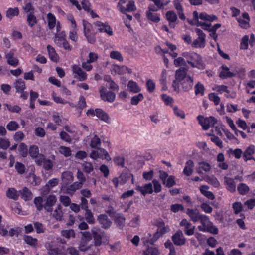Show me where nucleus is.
<instances>
[{
	"instance_id": "obj_32",
	"label": "nucleus",
	"mask_w": 255,
	"mask_h": 255,
	"mask_svg": "<svg viewBox=\"0 0 255 255\" xmlns=\"http://www.w3.org/2000/svg\"><path fill=\"white\" fill-rule=\"evenodd\" d=\"M115 223L120 228L122 229L125 225V218L122 214L118 213L113 218Z\"/></svg>"
},
{
	"instance_id": "obj_23",
	"label": "nucleus",
	"mask_w": 255,
	"mask_h": 255,
	"mask_svg": "<svg viewBox=\"0 0 255 255\" xmlns=\"http://www.w3.org/2000/svg\"><path fill=\"white\" fill-rule=\"evenodd\" d=\"M19 192L21 198L25 201L30 200L33 197L31 191L26 187H23Z\"/></svg>"
},
{
	"instance_id": "obj_41",
	"label": "nucleus",
	"mask_w": 255,
	"mask_h": 255,
	"mask_svg": "<svg viewBox=\"0 0 255 255\" xmlns=\"http://www.w3.org/2000/svg\"><path fill=\"white\" fill-rule=\"evenodd\" d=\"M84 171L87 173H90L94 170V166L92 163L88 161H84L82 164Z\"/></svg>"
},
{
	"instance_id": "obj_17",
	"label": "nucleus",
	"mask_w": 255,
	"mask_h": 255,
	"mask_svg": "<svg viewBox=\"0 0 255 255\" xmlns=\"http://www.w3.org/2000/svg\"><path fill=\"white\" fill-rule=\"evenodd\" d=\"M136 190L144 196L147 194H151L153 191L152 184L151 183L145 184L143 186L138 185L136 186Z\"/></svg>"
},
{
	"instance_id": "obj_52",
	"label": "nucleus",
	"mask_w": 255,
	"mask_h": 255,
	"mask_svg": "<svg viewBox=\"0 0 255 255\" xmlns=\"http://www.w3.org/2000/svg\"><path fill=\"white\" fill-rule=\"evenodd\" d=\"M27 22L29 26L32 27L37 23V20L35 15L31 12L27 15Z\"/></svg>"
},
{
	"instance_id": "obj_61",
	"label": "nucleus",
	"mask_w": 255,
	"mask_h": 255,
	"mask_svg": "<svg viewBox=\"0 0 255 255\" xmlns=\"http://www.w3.org/2000/svg\"><path fill=\"white\" fill-rule=\"evenodd\" d=\"M59 200L62 204L65 207L70 206L71 203V199L69 197L65 195H61L60 197Z\"/></svg>"
},
{
	"instance_id": "obj_59",
	"label": "nucleus",
	"mask_w": 255,
	"mask_h": 255,
	"mask_svg": "<svg viewBox=\"0 0 255 255\" xmlns=\"http://www.w3.org/2000/svg\"><path fill=\"white\" fill-rule=\"evenodd\" d=\"M29 154L32 158H36L39 155V148L36 145H32L29 148Z\"/></svg>"
},
{
	"instance_id": "obj_18",
	"label": "nucleus",
	"mask_w": 255,
	"mask_h": 255,
	"mask_svg": "<svg viewBox=\"0 0 255 255\" xmlns=\"http://www.w3.org/2000/svg\"><path fill=\"white\" fill-rule=\"evenodd\" d=\"M242 18H237V21L241 28L247 29L249 27V21L250 20L249 14L247 12H244L242 14Z\"/></svg>"
},
{
	"instance_id": "obj_13",
	"label": "nucleus",
	"mask_w": 255,
	"mask_h": 255,
	"mask_svg": "<svg viewBox=\"0 0 255 255\" xmlns=\"http://www.w3.org/2000/svg\"><path fill=\"white\" fill-rule=\"evenodd\" d=\"M173 243L177 246H182L186 243V238L181 230H178L172 237Z\"/></svg>"
},
{
	"instance_id": "obj_58",
	"label": "nucleus",
	"mask_w": 255,
	"mask_h": 255,
	"mask_svg": "<svg viewBox=\"0 0 255 255\" xmlns=\"http://www.w3.org/2000/svg\"><path fill=\"white\" fill-rule=\"evenodd\" d=\"M144 98L143 95L141 93H139L137 95L134 96L131 98V104L133 105H136L138 103L142 101Z\"/></svg>"
},
{
	"instance_id": "obj_42",
	"label": "nucleus",
	"mask_w": 255,
	"mask_h": 255,
	"mask_svg": "<svg viewBox=\"0 0 255 255\" xmlns=\"http://www.w3.org/2000/svg\"><path fill=\"white\" fill-rule=\"evenodd\" d=\"M43 198L41 197H37L35 198L34 200V203L36 206L38 211H41L44 206V203Z\"/></svg>"
},
{
	"instance_id": "obj_47",
	"label": "nucleus",
	"mask_w": 255,
	"mask_h": 255,
	"mask_svg": "<svg viewBox=\"0 0 255 255\" xmlns=\"http://www.w3.org/2000/svg\"><path fill=\"white\" fill-rule=\"evenodd\" d=\"M85 217L87 222L90 224H93L95 222V219L93 213L90 210L85 211Z\"/></svg>"
},
{
	"instance_id": "obj_10",
	"label": "nucleus",
	"mask_w": 255,
	"mask_h": 255,
	"mask_svg": "<svg viewBox=\"0 0 255 255\" xmlns=\"http://www.w3.org/2000/svg\"><path fill=\"white\" fill-rule=\"evenodd\" d=\"M180 226L183 228V231L185 235L187 236L193 235L195 233V226L193 225L186 219H182L180 222Z\"/></svg>"
},
{
	"instance_id": "obj_1",
	"label": "nucleus",
	"mask_w": 255,
	"mask_h": 255,
	"mask_svg": "<svg viewBox=\"0 0 255 255\" xmlns=\"http://www.w3.org/2000/svg\"><path fill=\"white\" fill-rule=\"evenodd\" d=\"M188 67H180L175 71V79L172 86L178 93L187 92L192 89L194 84L193 77L188 75Z\"/></svg>"
},
{
	"instance_id": "obj_40",
	"label": "nucleus",
	"mask_w": 255,
	"mask_h": 255,
	"mask_svg": "<svg viewBox=\"0 0 255 255\" xmlns=\"http://www.w3.org/2000/svg\"><path fill=\"white\" fill-rule=\"evenodd\" d=\"M249 187L244 183H240L237 186V190L240 195H246L249 191Z\"/></svg>"
},
{
	"instance_id": "obj_38",
	"label": "nucleus",
	"mask_w": 255,
	"mask_h": 255,
	"mask_svg": "<svg viewBox=\"0 0 255 255\" xmlns=\"http://www.w3.org/2000/svg\"><path fill=\"white\" fill-rule=\"evenodd\" d=\"M47 50L51 60L54 62H57L58 60V56L56 53L55 49L50 45H48L47 46Z\"/></svg>"
},
{
	"instance_id": "obj_22",
	"label": "nucleus",
	"mask_w": 255,
	"mask_h": 255,
	"mask_svg": "<svg viewBox=\"0 0 255 255\" xmlns=\"http://www.w3.org/2000/svg\"><path fill=\"white\" fill-rule=\"evenodd\" d=\"M6 58L8 64L10 65L16 66L18 64L19 61L17 57L15 56L13 50H11L6 54Z\"/></svg>"
},
{
	"instance_id": "obj_12",
	"label": "nucleus",
	"mask_w": 255,
	"mask_h": 255,
	"mask_svg": "<svg viewBox=\"0 0 255 255\" xmlns=\"http://www.w3.org/2000/svg\"><path fill=\"white\" fill-rule=\"evenodd\" d=\"M84 235H88V236L86 238H82L79 245V249L81 251H86L90 249L91 247V245L89 244V242L91 240V236L89 232H83Z\"/></svg>"
},
{
	"instance_id": "obj_16",
	"label": "nucleus",
	"mask_w": 255,
	"mask_h": 255,
	"mask_svg": "<svg viewBox=\"0 0 255 255\" xmlns=\"http://www.w3.org/2000/svg\"><path fill=\"white\" fill-rule=\"evenodd\" d=\"M118 8L123 14H126L127 12H133L136 10V7L134 5V2L130 1L127 4L126 8H125L120 3L118 4Z\"/></svg>"
},
{
	"instance_id": "obj_48",
	"label": "nucleus",
	"mask_w": 255,
	"mask_h": 255,
	"mask_svg": "<svg viewBox=\"0 0 255 255\" xmlns=\"http://www.w3.org/2000/svg\"><path fill=\"white\" fill-rule=\"evenodd\" d=\"M194 88L195 93L196 95L198 94H201V95H204L205 88L204 85L201 83L198 82L195 85Z\"/></svg>"
},
{
	"instance_id": "obj_34",
	"label": "nucleus",
	"mask_w": 255,
	"mask_h": 255,
	"mask_svg": "<svg viewBox=\"0 0 255 255\" xmlns=\"http://www.w3.org/2000/svg\"><path fill=\"white\" fill-rule=\"evenodd\" d=\"M167 20L170 22V26L174 28V26L171 23L175 22L177 20V16L173 11H169L166 14Z\"/></svg>"
},
{
	"instance_id": "obj_9",
	"label": "nucleus",
	"mask_w": 255,
	"mask_h": 255,
	"mask_svg": "<svg viewBox=\"0 0 255 255\" xmlns=\"http://www.w3.org/2000/svg\"><path fill=\"white\" fill-rule=\"evenodd\" d=\"M74 77L80 81H84L87 79V74L83 69L77 65H74L72 66Z\"/></svg>"
},
{
	"instance_id": "obj_30",
	"label": "nucleus",
	"mask_w": 255,
	"mask_h": 255,
	"mask_svg": "<svg viewBox=\"0 0 255 255\" xmlns=\"http://www.w3.org/2000/svg\"><path fill=\"white\" fill-rule=\"evenodd\" d=\"M222 70L220 73V77L222 79L231 78L235 76L233 73L229 71V69L226 66H222Z\"/></svg>"
},
{
	"instance_id": "obj_37",
	"label": "nucleus",
	"mask_w": 255,
	"mask_h": 255,
	"mask_svg": "<svg viewBox=\"0 0 255 255\" xmlns=\"http://www.w3.org/2000/svg\"><path fill=\"white\" fill-rule=\"evenodd\" d=\"M128 88L129 91L136 93L140 91V88L137 83L132 80H130L128 84Z\"/></svg>"
},
{
	"instance_id": "obj_6",
	"label": "nucleus",
	"mask_w": 255,
	"mask_h": 255,
	"mask_svg": "<svg viewBox=\"0 0 255 255\" xmlns=\"http://www.w3.org/2000/svg\"><path fill=\"white\" fill-rule=\"evenodd\" d=\"M199 124L202 126V128L205 130L209 129L210 127H213L217 122L216 119L212 116L204 118L202 115H199L197 117Z\"/></svg>"
},
{
	"instance_id": "obj_43",
	"label": "nucleus",
	"mask_w": 255,
	"mask_h": 255,
	"mask_svg": "<svg viewBox=\"0 0 255 255\" xmlns=\"http://www.w3.org/2000/svg\"><path fill=\"white\" fill-rule=\"evenodd\" d=\"M3 106L4 107L5 110H8V111L13 113H19L21 110V108L17 105L12 106L11 105L5 103L3 104Z\"/></svg>"
},
{
	"instance_id": "obj_63",
	"label": "nucleus",
	"mask_w": 255,
	"mask_h": 255,
	"mask_svg": "<svg viewBox=\"0 0 255 255\" xmlns=\"http://www.w3.org/2000/svg\"><path fill=\"white\" fill-rule=\"evenodd\" d=\"M208 97L209 100L211 101H213L215 105H218L219 104L220 102V98L215 93H212L209 94Z\"/></svg>"
},
{
	"instance_id": "obj_24",
	"label": "nucleus",
	"mask_w": 255,
	"mask_h": 255,
	"mask_svg": "<svg viewBox=\"0 0 255 255\" xmlns=\"http://www.w3.org/2000/svg\"><path fill=\"white\" fill-rule=\"evenodd\" d=\"M98 220L104 229L109 228L112 224V222L105 214H101L98 216Z\"/></svg>"
},
{
	"instance_id": "obj_36",
	"label": "nucleus",
	"mask_w": 255,
	"mask_h": 255,
	"mask_svg": "<svg viewBox=\"0 0 255 255\" xmlns=\"http://www.w3.org/2000/svg\"><path fill=\"white\" fill-rule=\"evenodd\" d=\"M58 183V180L57 178H53L52 179L50 180L45 186V188H46V190L43 191L42 192V195H45L49 192L50 188H52L55 186H56Z\"/></svg>"
},
{
	"instance_id": "obj_3",
	"label": "nucleus",
	"mask_w": 255,
	"mask_h": 255,
	"mask_svg": "<svg viewBox=\"0 0 255 255\" xmlns=\"http://www.w3.org/2000/svg\"><path fill=\"white\" fill-rule=\"evenodd\" d=\"M84 33L87 41L91 44H94L96 41L95 35L96 32L94 31L92 25L88 21L83 20Z\"/></svg>"
},
{
	"instance_id": "obj_57",
	"label": "nucleus",
	"mask_w": 255,
	"mask_h": 255,
	"mask_svg": "<svg viewBox=\"0 0 255 255\" xmlns=\"http://www.w3.org/2000/svg\"><path fill=\"white\" fill-rule=\"evenodd\" d=\"M19 14V9L16 7L15 8H10L6 12V16L9 18H12Z\"/></svg>"
},
{
	"instance_id": "obj_56",
	"label": "nucleus",
	"mask_w": 255,
	"mask_h": 255,
	"mask_svg": "<svg viewBox=\"0 0 255 255\" xmlns=\"http://www.w3.org/2000/svg\"><path fill=\"white\" fill-rule=\"evenodd\" d=\"M186 60L183 56L179 57L174 60V64L176 67L181 66H186Z\"/></svg>"
},
{
	"instance_id": "obj_49",
	"label": "nucleus",
	"mask_w": 255,
	"mask_h": 255,
	"mask_svg": "<svg viewBox=\"0 0 255 255\" xmlns=\"http://www.w3.org/2000/svg\"><path fill=\"white\" fill-rule=\"evenodd\" d=\"M24 241L28 245L31 246H36L37 244V239L34 238L30 236H25L24 237Z\"/></svg>"
},
{
	"instance_id": "obj_11",
	"label": "nucleus",
	"mask_w": 255,
	"mask_h": 255,
	"mask_svg": "<svg viewBox=\"0 0 255 255\" xmlns=\"http://www.w3.org/2000/svg\"><path fill=\"white\" fill-rule=\"evenodd\" d=\"M57 202V198L54 195H50L44 200V209L46 212L52 213L53 206Z\"/></svg>"
},
{
	"instance_id": "obj_20",
	"label": "nucleus",
	"mask_w": 255,
	"mask_h": 255,
	"mask_svg": "<svg viewBox=\"0 0 255 255\" xmlns=\"http://www.w3.org/2000/svg\"><path fill=\"white\" fill-rule=\"evenodd\" d=\"M255 152V147L254 145H250L247 148L243 154V158L245 161L254 159L253 155Z\"/></svg>"
},
{
	"instance_id": "obj_31",
	"label": "nucleus",
	"mask_w": 255,
	"mask_h": 255,
	"mask_svg": "<svg viewBox=\"0 0 255 255\" xmlns=\"http://www.w3.org/2000/svg\"><path fill=\"white\" fill-rule=\"evenodd\" d=\"M131 176H132V174L128 171H123L119 176L120 184L121 185L125 184L131 178Z\"/></svg>"
},
{
	"instance_id": "obj_4",
	"label": "nucleus",
	"mask_w": 255,
	"mask_h": 255,
	"mask_svg": "<svg viewBox=\"0 0 255 255\" xmlns=\"http://www.w3.org/2000/svg\"><path fill=\"white\" fill-rule=\"evenodd\" d=\"M186 213L190 217V220L193 222L198 221L204 222L205 219L208 217L205 215L201 214L197 209L188 208L186 210Z\"/></svg>"
},
{
	"instance_id": "obj_54",
	"label": "nucleus",
	"mask_w": 255,
	"mask_h": 255,
	"mask_svg": "<svg viewBox=\"0 0 255 255\" xmlns=\"http://www.w3.org/2000/svg\"><path fill=\"white\" fill-rule=\"evenodd\" d=\"M47 18L49 28V29H52L55 26L56 18L55 16L51 13L48 14Z\"/></svg>"
},
{
	"instance_id": "obj_55",
	"label": "nucleus",
	"mask_w": 255,
	"mask_h": 255,
	"mask_svg": "<svg viewBox=\"0 0 255 255\" xmlns=\"http://www.w3.org/2000/svg\"><path fill=\"white\" fill-rule=\"evenodd\" d=\"M19 152L21 155L25 157L28 154V149L27 145L24 143H21L19 146Z\"/></svg>"
},
{
	"instance_id": "obj_45",
	"label": "nucleus",
	"mask_w": 255,
	"mask_h": 255,
	"mask_svg": "<svg viewBox=\"0 0 255 255\" xmlns=\"http://www.w3.org/2000/svg\"><path fill=\"white\" fill-rule=\"evenodd\" d=\"M227 153L229 154H232L236 158L239 159L241 158V155L243 153V152L241 149L237 148L235 150H233L232 148H230L227 151Z\"/></svg>"
},
{
	"instance_id": "obj_7",
	"label": "nucleus",
	"mask_w": 255,
	"mask_h": 255,
	"mask_svg": "<svg viewBox=\"0 0 255 255\" xmlns=\"http://www.w3.org/2000/svg\"><path fill=\"white\" fill-rule=\"evenodd\" d=\"M195 32L198 35V38L194 40L192 46L195 48H204L205 46V34L200 29L196 28Z\"/></svg>"
},
{
	"instance_id": "obj_15",
	"label": "nucleus",
	"mask_w": 255,
	"mask_h": 255,
	"mask_svg": "<svg viewBox=\"0 0 255 255\" xmlns=\"http://www.w3.org/2000/svg\"><path fill=\"white\" fill-rule=\"evenodd\" d=\"M101 97L102 100L109 102H112L115 99L116 95L112 91L106 92L105 87H102L100 90Z\"/></svg>"
},
{
	"instance_id": "obj_8",
	"label": "nucleus",
	"mask_w": 255,
	"mask_h": 255,
	"mask_svg": "<svg viewBox=\"0 0 255 255\" xmlns=\"http://www.w3.org/2000/svg\"><path fill=\"white\" fill-rule=\"evenodd\" d=\"M91 232L94 240L95 246H100L102 245V240L105 236V233L99 228L94 227L91 230Z\"/></svg>"
},
{
	"instance_id": "obj_50",
	"label": "nucleus",
	"mask_w": 255,
	"mask_h": 255,
	"mask_svg": "<svg viewBox=\"0 0 255 255\" xmlns=\"http://www.w3.org/2000/svg\"><path fill=\"white\" fill-rule=\"evenodd\" d=\"M19 128L18 123L15 121H11L6 125V128L9 131H16Z\"/></svg>"
},
{
	"instance_id": "obj_39",
	"label": "nucleus",
	"mask_w": 255,
	"mask_h": 255,
	"mask_svg": "<svg viewBox=\"0 0 255 255\" xmlns=\"http://www.w3.org/2000/svg\"><path fill=\"white\" fill-rule=\"evenodd\" d=\"M204 180L208 183L211 184L214 187L217 188L220 186V183L218 179L214 176H206L204 177Z\"/></svg>"
},
{
	"instance_id": "obj_53",
	"label": "nucleus",
	"mask_w": 255,
	"mask_h": 255,
	"mask_svg": "<svg viewBox=\"0 0 255 255\" xmlns=\"http://www.w3.org/2000/svg\"><path fill=\"white\" fill-rule=\"evenodd\" d=\"M146 16L148 19L154 22L157 23L160 21V18L159 16L155 13L146 12Z\"/></svg>"
},
{
	"instance_id": "obj_2",
	"label": "nucleus",
	"mask_w": 255,
	"mask_h": 255,
	"mask_svg": "<svg viewBox=\"0 0 255 255\" xmlns=\"http://www.w3.org/2000/svg\"><path fill=\"white\" fill-rule=\"evenodd\" d=\"M182 56L185 58L186 62L192 67L204 69L205 65L201 56L195 52H185L182 53Z\"/></svg>"
},
{
	"instance_id": "obj_44",
	"label": "nucleus",
	"mask_w": 255,
	"mask_h": 255,
	"mask_svg": "<svg viewBox=\"0 0 255 255\" xmlns=\"http://www.w3.org/2000/svg\"><path fill=\"white\" fill-rule=\"evenodd\" d=\"M17 91L22 92L25 89V82L21 79H18L14 83Z\"/></svg>"
},
{
	"instance_id": "obj_25",
	"label": "nucleus",
	"mask_w": 255,
	"mask_h": 255,
	"mask_svg": "<svg viewBox=\"0 0 255 255\" xmlns=\"http://www.w3.org/2000/svg\"><path fill=\"white\" fill-rule=\"evenodd\" d=\"M113 70L119 75H123L127 72L131 74L132 72L131 69L124 65L121 66L115 65L113 68Z\"/></svg>"
},
{
	"instance_id": "obj_5",
	"label": "nucleus",
	"mask_w": 255,
	"mask_h": 255,
	"mask_svg": "<svg viewBox=\"0 0 255 255\" xmlns=\"http://www.w3.org/2000/svg\"><path fill=\"white\" fill-rule=\"evenodd\" d=\"M202 225L198 226V229L202 232H208L214 234H217L218 232V228L213 225V223L209 220L208 217H207L204 222H200Z\"/></svg>"
},
{
	"instance_id": "obj_51",
	"label": "nucleus",
	"mask_w": 255,
	"mask_h": 255,
	"mask_svg": "<svg viewBox=\"0 0 255 255\" xmlns=\"http://www.w3.org/2000/svg\"><path fill=\"white\" fill-rule=\"evenodd\" d=\"M61 235L62 236L68 239L71 237L74 238L75 237V233L74 230L73 229L63 230L61 231Z\"/></svg>"
},
{
	"instance_id": "obj_33",
	"label": "nucleus",
	"mask_w": 255,
	"mask_h": 255,
	"mask_svg": "<svg viewBox=\"0 0 255 255\" xmlns=\"http://www.w3.org/2000/svg\"><path fill=\"white\" fill-rule=\"evenodd\" d=\"M209 187L207 185H202L200 187V190L201 193L208 198L209 199L213 200L215 196L212 192L208 191Z\"/></svg>"
},
{
	"instance_id": "obj_29",
	"label": "nucleus",
	"mask_w": 255,
	"mask_h": 255,
	"mask_svg": "<svg viewBox=\"0 0 255 255\" xmlns=\"http://www.w3.org/2000/svg\"><path fill=\"white\" fill-rule=\"evenodd\" d=\"M82 187L81 183L75 182L67 188L66 193L72 196L77 190Z\"/></svg>"
},
{
	"instance_id": "obj_14",
	"label": "nucleus",
	"mask_w": 255,
	"mask_h": 255,
	"mask_svg": "<svg viewBox=\"0 0 255 255\" xmlns=\"http://www.w3.org/2000/svg\"><path fill=\"white\" fill-rule=\"evenodd\" d=\"M94 25L100 32H105L109 36L113 35L112 29L108 23L96 21L94 22Z\"/></svg>"
},
{
	"instance_id": "obj_62",
	"label": "nucleus",
	"mask_w": 255,
	"mask_h": 255,
	"mask_svg": "<svg viewBox=\"0 0 255 255\" xmlns=\"http://www.w3.org/2000/svg\"><path fill=\"white\" fill-rule=\"evenodd\" d=\"M62 178L63 181H72L73 179V176L72 173L70 171H65L62 174Z\"/></svg>"
},
{
	"instance_id": "obj_46",
	"label": "nucleus",
	"mask_w": 255,
	"mask_h": 255,
	"mask_svg": "<svg viewBox=\"0 0 255 255\" xmlns=\"http://www.w3.org/2000/svg\"><path fill=\"white\" fill-rule=\"evenodd\" d=\"M101 139L98 137L97 135H95L94 137L91 139L90 146L92 148H99V147L101 146Z\"/></svg>"
},
{
	"instance_id": "obj_60",
	"label": "nucleus",
	"mask_w": 255,
	"mask_h": 255,
	"mask_svg": "<svg viewBox=\"0 0 255 255\" xmlns=\"http://www.w3.org/2000/svg\"><path fill=\"white\" fill-rule=\"evenodd\" d=\"M59 152L65 157H69L71 155V150L69 147L61 146L59 147Z\"/></svg>"
},
{
	"instance_id": "obj_19",
	"label": "nucleus",
	"mask_w": 255,
	"mask_h": 255,
	"mask_svg": "<svg viewBox=\"0 0 255 255\" xmlns=\"http://www.w3.org/2000/svg\"><path fill=\"white\" fill-rule=\"evenodd\" d=\"M95 115L101 120L107 124L110 123V118L109 115L101 109L95 110Z\"/></svg>"
},
{
	"instance_id": "obj_64",
	"label": "nucleus",
	"mask_w": 255,
	"mask_h": 255,
	"mask_svg": "<svg viewBox=\"0 0 255 255\" xmlns=\"http://www.w3.org/2000/svg\"><path fill=\"white\" fill-rule=\"evenodd\" d=\"M144 255H159L158 250L154 247H149L144 252Z\"/></svg>"
},
{
	"instance_id": "obj_26",
	"label": "nucleus",
	"mask_w": 255,
	"mask_h": 255,
	"mask_svg": "<svg viewBox=\"0 0 255 255\" xmlns=\"http://www.w3.org/2000/svg\"><path fill=\"white\" fill-rule=\"evenodd\" d=\"M66 35L64 31L60 32L55 34L54 42L57 46L61 47L62 43L66 40Z\"/></svg>"
},
{
	"instance_id": "obj_21",
	"label": "nucleus",
	"mask_w": 255,
	"mask_h": 255,
	"mask_svg": "<svg viewBox=\"0 0 255 255\" xmlns=\"http://www.w3.org/2000/svg\"><path fill=\"white\" fill-rule=\"evenodd\" d=\"M224 183L226 185V189L230 192L233 193L236 191V184L234 179L232 178L225 176L224 177Z\"/></svg>"
},
{
	"instance_id": "obj_35",
	"label": "nucleus",
	"mask_w": 255,
	"mask_h": 255,
	"mask_svg": "<svg viewBox=\"0 0 255 255\" xmlns=\"http://www.w3.org/2000/svg\"><path fill=\"white\" fill-rule=\"evenodd\" d=\"M62 208V206L60 205H58L52 214L53 217L57 221H61L62 219L63 213Z\"/></svg>"
},
{
	"instance_id": "obj_28",
	"label": "nucleus",
	"mask_w": 255,
	"mask_h": 255,
	"mask_svg": "<svg viewBox=\"0 0 255 255\" xmlns=\"http://www.w3.org/2000/svg\"><path fill=\"white\" fill-rule=\"evenodd\" d=\"M194 166V163L193 161L191 160H188L186 162L185 166L183 170V173L187 176L191 175Z\"/></svg>"
},
{
	"instance_id": "obj_27",
	"label": "nucleus",
	"mask_w": 255,
	"mask_h": 255,
	"mask_svg": "<svg viewBox=\"0 0 255 255\" xmlns=\"http://www.w3.org/2000/svg\"><path fill=\"white\" fill-rule=\"evenodd\" d=\"M6 196L14 200H17L20 196L19 191H17L14 188H9L7 189L6 193Z\"/></svg>"
}]
</instances>
